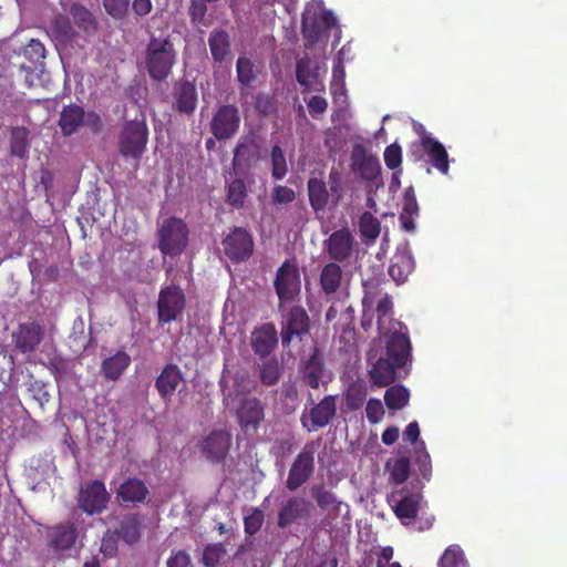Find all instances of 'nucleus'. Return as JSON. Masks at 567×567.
Returning a JSON list of instances; mask_svg holds the SVG:
<instances>
[{
	"instance_id": "cd10ccee",
	"label": "nucleus",
	"mask_w": 567,
	"mask_h": 567,
	"mask_svg": "<svg viewBox=\"0 0 567 567\" xmlns=\"http://www.w3.org/2000/svg\"><path fill=\"white\" fill-rule=\"evenodd\" d=\"M131 364V355L124 350H117L102 360L100 373L107 381H117Z\"/></svg>"
},
{
	"instance_id": "6e6552de",
	"label": "nucleus",
	"mask_w": 567,
	"mask_h": 567,
	"mask_svg": "<svg viewBox=\"0 0 567 567\" xmlns=\"http://www.w3.org/2000/svg\"><path fill=\"white\" fill-rule=\"evenodd\" d=\"M333 28H338V20L331 10L315 9L302 14L301 32L310 44L319 42Z\"/></svg>"
},
{
	"instance_id": "09e8293b",
	"label": "nucleus",
	"mask_w": 567,
	"mask_h": 567,
	"mask_svg": "<svg viewBox=\"0 0 567 567\" xmlns=\"http://www.w3.org/2000/svg\"><path fill=\"white\" fill-rule=\"evenodd\" d=\"M271 176L275 181H281L288 172L287 161L282 148L274 145L271 148Z\"/></svg>"
},
{
	"instance_id": "338daca9",
	"label": "nucleus",
	"mask_w": 567,
	"mask_h": 567,
	"mask_svg": "<svg viewBox=\"0 0 567 567\" xmlns=\"http://www.w3.org/2000/svg\"><path fill=\"white\" fill-rule=\"evenodd\" d=\"M307 105H308L310 115L313 118H319L320 115L326 113V111L328 109V101L322 96L313 95L307 102Z\"/></svg>"
},
{
	"instance_id": "a211bd4d",
	"label": "nucleus",
	"mask_w": 567,
	"mask_h": 567,
	"mask_svg": "<svg viewBox=\"0 0 567 567\" xmlns=\"http://www.w3.org/2000/svg\"><path fill=\"white\" fill-rule=\"evenodd\" d=\"M308 415L302 414L301 422L307 426V420L311 422L309 431H317L327 426L337 414V395H326L319 403H313Z\"/></svg>"
},
{
	"instance_id": "0e129e2a",
	"label": "nucleus",
	"mask_w": 567,
	"mask_h": 567,
	"mask_svg": "<svg viewBox=\"0 0 567 567\" xmlns=\"http://www.w3.org/2000/svg\"><path fill=\"white\" fill-rule=\"evenodd\" d=\"M105 11L114 19H123L127 13L130 0H102Z\"/></svg>"
},
{
	"instance_id": "f8f14e48",
	"label": "nucleus",
	"mask_w": 567,
	"mask_h": 567,
	"mask_svg": "<svg viewBox=\"0 0 567 567\" xmlns=\"http://www.w3.org/2000/svg\"><path fill=\"white\" fill-rule=\"evenodd\" d=\"M423 501L421 491L409 492L405 488L392 493L389 503L400 522L409 526L416 518Z\"/></svg>"
},
{
	"instance_id": "13d9d810",
	"label": "nucleus",
	"mask_w": 567,
	"mask_h": 567,
	"mask_svg": "<svg viewBox=\"0 0 567 567\" xmlns=\"http://www.w3.org/2000/svg\"><path fill=\"white\" fill-rule=\"evenodd\" d=\"M51 28L54 33L63 39H70L74 31L69 17L64 14H58L51 20Z\"/></svg>"
},
{
	"instance_id": "de8ad7c7",
	"label": "nucleus",
	"mask_w": 567,
	"mask_h": 567,
	"mask_svg": "<svg viewBox=\"0 0 567 567\" xmlns=\"http://www.w3.org/2000/svg\"><path fill=\"white\" fill-rule=\"evenodd\" d=\"M373 306V312H377L378 317V329L380 334H385L384 321L393 312V301L390 295L384 293L380 299L375 301Z\"/></svg>"
},
{
	"instance_id": "49530a36",
	"label": "nucleus",
	"mask_w": 567,
	"mask_h": 567,
	"mask_svg": "<svg viewBox=\"0 0 567 567\" xmlns=\"http://www.w3.org/2000/svg\"><path fill=\"white\" fill-rule=\"evenodd\" d=\"M346 405L350 411L362 408L367 399V386L363 383H352L346 392Z\"/></svg>"
},
{
	"instance_id": "a18cd8bd",
	"label": "nucleus",
	"mask_w": 567,
	"mask_h": 567,
	"mask_svg": "<svg viewBox=\"0 0 567 567\" xmlns=\"http://www.w3.org/2000/svg\"><path fill=\"white\" fill-rule=\"evenodd\" d=\"M414 464L421 478L429 482L432 477V462L423 441L414 450Z\"/></svg>"
},
{
	"instance_id": "8fccbe9b",
	"label": "nucleus",
	"mask_w": 567,
	"mask_h": 567,
	"mask_svg": "<svg viewBox=\"0 0 567 567\" xmlns=\"http://www.w3.org/2000/svg\"><path fill=\"white\" fill-rule=\"evenodd\" d=\"M411 464L406 456H400L394 461L390 470V480L396 485L403 484L410 475Z\"/></svg>"
},
{
	"instance_id": "0eeeda50",
	"label": "nucleus",
	"mask_w": 567,
	"mask_h": 567,
	"mask_svg": "<svg viewBox=\"0 0 567 567\" xmlns=\"http://www.w3.org/2000/svg\"><path fill=\"white\" fill-rule=\"evenodd\" d=\"M319 447L318 441L305 444L295 457L286 480V487L293 492L306 484L315 473V453Z\"/></svg>"
},
{
	"instance_id": "393cba45",
	"label": "nucleus",
	"mask_w": 567,
	"mask_h": 567,
	"mask_svg": "<svg viewBox=\"0 0 567 567\" xmlns=\"http://www.w3.org/2000/svg\"><path fill=\"white\" fill-rule=\"evenodd\" d=\"M12 337L21 352H32L42 341L43 328L35 321L20 323Z\"/></svg>"
},
{
	"instance_id": "473e14b6",
	"label": "nucleus",
	"mask_w": 567,
	"mask_h": 567,
	"mask_svg": "<svg viewBox=\"0 0 567 567\" xmlns=\"http://www.w3.org/2000/svg\"><path fill=\"white\" fill-rule=\"evenodd\" d=\"M208 45L212 59L216 63H223L231 53L230 37L224 29H214L209 33Z\"/></svg>"
},
{
	"instance_id": "72a5a7b5",
	"label": "nucleus",
	"mask_w": 567,
	"mask_h": 567,
	"mask_svg": "<svg viewBox=\"0 0 567 567\" xmlns=\"http://www.w3.org/2000/svg\"><path fill=\"white\" fill-rule=\"evenodd\" d=\"M419 205L413 186L405 188L403 193V206L400 213L399 220L401 227L406 231L415 229L414 219L419 216Z\"/></svg>"
},
{
	"instance_id": "3c124183",
	"label": "nucleus",
	"mask_w": 567,
	"mask_h": 567,
	"mask_svg": "<svg viewBox=\"0 0 567 567\" xmlns=\"http://www.w3.org/2000/svg\"><path fill=\"white\" fill-rule=\"evenodd\" d=\"M254 63L246 56H239L236 62V72L238 82L248 86L255 80Z\"/></svg>"
},
{
	"instance_id": "774afa93",
	"label": "nucleus",
	"mask_w": 567,
	"mask_h": 567,
	"mask_svg": "<svg viewBox=\"0 0 567 567\" xmlns=\"http://www.w3.org/2000/svg\"><path fill=\"white\" fill-rule=\"evenodd\" d=\"M84 125L93 133L97 134L103 130V120L95 111L85 112Z\"/></svg>"
},
{
	"instance_id": "2f4dec72",
	"label": "nucleus",
	"mask_w": 567,
	"mask_h": 567,
	"mask_svg": "<svg viewBox=\"0 0 567 567\" xmlns=\"http://www.w3.org/2000/svg\"><path fill=\"white\" fill-rule=\"evenodd\" d=\"M311 492L318 507L322 511H331L330 516L332 518H337L341 514L342 508L346 509V514L349 513L348 504L339 501L336 494L327 489L324 486H315Z\"/></svg>"
},
{
	"instance_id": "1a4fd4ad",
	"label": "nucleus",
	"mask_w": 567,
	"mask_h": 567,
	"mask_svg": "<svg viewBox=\"0 0 567 567\" xmlns=\"http://www.w3.org/2000/svg\"><path fill=\"white\" fill-rule=\"evenodd\" d=\"M186 306L184 291L171 284L161 289L157 299L158 323L166 324L178 319Z\"/></svg>"
},
{
	"instance_id": "69168bd1",
	"label": "nucleus",
	"mask_w": 567,
	"mask_h": 567,
	"mask_svg": "<svg viewBox=\"0 0 567 567\" xmlns=\"http://www.w3.org/2000/svg\"><path fill=\"white\" fill-rule=\"evenodd\" d=\"M365 413L370 423H379L384 416V409L381 400L374 398L370 399L365 406Z\"/></svg>"
},
{
	"instance_id": "f257e3e1",
	"label": "nucleus",
	"mask_w": 567,
	"mask_h": 567,
	"mask_svg": "<svg viewBox=\"0 0 567 567\" xmlns=\"http://www.w3.org/2000/svg\"><path fill=\"white\" fill-rule=\"evenodd\" d=\"M411 361V341L406 333L393 332L386 340L385 355L372 363L369 375L372 384L384 388L396 380V370Z\"/></svg>"
},
{
	"instance_id": "5701e85b",
	"label": "nucleus",
	"mask_w": 567,
	"mask_h": 567,
	"mask_svg": "<svg viewBox=\"0 0 567 567\" xmlns=\"http://www.w3.org/2000/svg\"><path fill=\"white\" fill-rule=\"evenodd\" d=\"M352 168L362 179L374 182L381 173V165L377 156L369 155L365 148L358 144L351 153Z\"/></svg>"
},
{
	"instance_id": "f704fd0d",
	"label": "nucleus",
	"mask_w": 567,
	"mask_h": 567,
	"mask_svg": "<svg viewBox=\"0 0 567 567\" xmlns=\"http://www.w3.org/2000/svg\"><path fill=\"white\" fill-rule=\"evenodd\" d=\"M307 190L309 204L312 210L315 213L323 212L327 208L329 198L331 197L326 182L317 177H311L308 179Z\"/></svg>"
},
{
	"instance_id": "c03bdc74",
	"label": "nucleus",
	"mask_w": 567,
	"mask_h": 567,
	"mask_svg": "<svg viewBox=\"0 0 567 567\" xmlns=\"http://www.w3.org/2000/svg\"><path fill=\"white\" fill-rule=\"evenodd\" d=\"M439 567H470L460 545H450L439 560Z\"/></svg>"
},
{
	"instance_id": "e2e57ef3",
	"label": "nucleus",
	"mask_w": 567,
	"mask_h": 567,
	"mask_svg": "<svg viewBox=\"0 0 567 567\" xmlns=\"http://www.w3.org/2000/svg\"><path fill=\"white\" fill-rule=\"evenodd\" d=\"M328 184L332 202L338 204L342 197V174L336 167H332L329 172Z\"/></svg>"
},
{
	"instance_id": "6e6d98bb",
	"label": "nucleus",
	"mask_w": 567,
	"mask_h": 567,
	"mask_svg": "<svg viewBox=\"0 0 567 567\" xmlns=\"http://www.w3.org/2000/svg\"><path fill=\"white\" fill-rule=\"evenodd\" d=\"M264 518L261 509L252 508L248 515L244 516L245 533L250 536L255 535L261 528Z\"/></svg>"
},
{
	"instance_id": "423d86ee",
	"label": "nucleus",
	"mask_w": 567,
	"mask_h": 567,
	"mask_svg": "<svg viewBox=\"0 0 567 567\" xmlns=\"http://www.w3.org/2000/svg\"><path fill=\"white\" fill-rule=\"evenodd\" d=\"M274 288L279 300L278 311H284L285 306L298 300L301 292V280L296 264L289 260L281 264L276 274Z\"/></svg>"
},
{
	"instance_id": "6ab92c4d",
	"label": "nucleus",
	"mask_w": 567,
	"mask_h": 567,
	"mask_svg": "<svg viewBox=\"0 0 567 567\" xmlns=\"http://www.w3.org/2000/svg\"><path fill=\"white\" fill-rule=\"evenodd\" d=\"M184 382V374L175 363H167L155 379V389L164 403H169Z\"/></svg>"
},
{
	"instance_id": "f3484780",
	"label": "nucleus",
	"mask_w": 567,
	"mask_h": 567,
	"mask_svg": "<svg viewBox=\"0 0 567 567\" xmlns=\"http://www.w3.org/2000/svg\"><path fill=\"white\" fill-rule=\"evenodd\" d=\"M237 423L244 432H256L265 419V406L257 398H245L237 411Z\"/></svg>"
},
{
	"instance_id": "c756f323",
	"label": "nucleus",
	"mask_w": 567,
	"mask_h": 567,
	"mask_svg": "<svg viewBox=\"0 0 567 567\" xmlns=\"http://www.w3.org/2000/svg\"><path fill=\"white\" fill-rule=\"evenodd\" d=\"M415 267L414 258L408 249L398 250L389 267V275L396 284H403L413 272Z\"/></svg>"
},
{
	"instance_id": "39448f33",
	"label": "nucleus",
	"mask_w": 567,
	"mask_h": 567,
	"mask_svg": "<svg viewBox=\"0 0 567 567\" xmlns=\"http://www.w3.org/2000/svg\"><path fill=\"white\" fill-rule=\"evenodd\" d=\"M280 312V338L284 348L289 347L295 339L302 341L310 333L311 319L302 306H285V310Z\"/></svg>"
},
{
	"instance_id": "79ce46f5",
	"label": "nucleus",
	"mask_w": 567,
	"mask_h": 567,
	"mask_svg": "<svg viewBox=\"0 0 567 567\" xmlns=\"http://www.w3.org/2000/svg\"><path fill=\"white\" fill-rule=\"evenodd\" d=\"M29 131L23 126H16L11 130L10 153L12 156L23 158L29 147Z\"/></svg>"
},
{
	"instance_id": "a19ab883",
	"label": "nucleus",
	"mask_w": 567,
	"mask_h": 567,
	"mask_svg": "<svg viewBox=\"0 0 567 567\" xmlns=\"http://www.w3.org/2000/svg\"><path fill=\"white\" fill-rule=\"evenodd\" d=\"M359 230L364 241H374L380 235L381 224L370 212H364L359 218Z\"/></svg>"
},
{
	"instance_id": "9b49d317",
	"label": "nucleus",
	"mask_w": 567,
	"mask_h": 567,
	"mask_svg": "<svg viewBox=\"0 0 567 567\" xmlns=\"http://www.w3.org/2000/svg\"><path fill=\"white\" fill-rule=\"evenodd\" d=\"M111 495L105 484L100 481H91L84 484L78 496L79 507L87 515L101 514L106 509Z\"/></svg>"
},
{
	"instance_id": "20e7f679",
	"label": "nucleus",
	"mask_w": 567,
	"mask_h": 567,
	"mask_svg": "<svg viewBox=\"0 0 567 567\" xmlns=\"http://www.w3.org/2000/svg\"><path fill=\"white\" fill-rule=\"evenodd\" d=\"M189 229L186 223L177 217L165 219L157 230L158 249L163 256L181 255L188 244Z\"/></svg>"
},
{
	"instance_id": "4c0bfd02",
	"label": "nucleus",
	"mask_w": 567,
	"mask_h": 567,
	"mask_svg": "<svg viewBox=\"0 0 567 567\" xmlns=\"http://www.w3.org/2000/svg\"><path fill=\"white\" fill-rule=\"evenodd\" d=\"M70 14L76 27L86 34H92L97 30V22L93 13L81 3H73Z\"/></svg>"
},
{
	"instance_id": "ea45409f",
	"label": "nucleus",
	"mask_w": 567,
	"mask_h": 567,
	"mask_svg": "<svg viewBox=\"0 0 567 567\" xmlns=\"http://www.w3.org/2000/svg\"><path fill=\"white\" fill-rule=\"evenodd\" d=\"M248 196L246 183L241 178H236L226 185V203L240 209L245 206Z\"/></svg>"
},
{
	"instance_id": "2eb2a0df",
	"label": "nucleus",
	"mask_w": 567,
	"mask_h": 567,
	"mask_svg": "<svg viewBox=\"0 0 567 567\" xmlns=\"http://www.w3.org/2000/svg\"><path fill=\"white\" fill-rule=\"evenodd\" d=\"M231 445V434L226 430H214L199 443L203 455L213 463L223 462Z\"/></svg>"
},
{
	"instance_id": "4d7b16f0",
	"label": "nucleus",
	"mask_w": 567,
	"mask_h": 567,
	"mask_svg": "<svg viewBox=\"0 0 567 567\" xmlns=\"http://www.w3.org/2000/svg\"><path fill=\"white\" fill-rule=\"evenodd\" d=\"M23 55L32 63L37 64L45 58V48L38 39H31L24 47Z\"/></svg>"
},
{
	"instance_id": "58836bf2",
	"label": "nucleus",
	"mask_w": 567,
	"mask_h": 567,
	"mask_svg": "<svg viewBox=\"0 0 567 567\" xmlns=\"http://www.w3.org/2000/svg\"><path fill=\"white\" fill-rule=\"evenodd\" d=\"M141 520L136 514L125 515L121 520L116 535L126 544L133 545L140 538Z\"/></svg>"
},
{
	"instance_id": "4468645a",
	"label": "nucleus",
	"mask_w": 567,
	"mask_h": 567,
	"mask_svg": "<svg viewBox=\"0 0 567 567\" xmlns=\"http://www.w3.org/2000/svg\"><path fill=\"white\" fill-rule=\"evenodd\" d=\"M198 104V92L193 81L179 79L172 87V109L179 114L193 115Z\"/></svg>"
},
{
	"instance_id": "864d4df0",
	"label": "nucleus",
	"mask_w": 567,
	"mask_h": 567,
	"mask_svg": "<svg viewBox=\"0 0 567 567\" xmlns=\"http://www.w3.org/2000/svg\"><path fill=\"white\" fill-rule=\"evenodd\" d=\"M226 555V548L221 543L209 544L203 553V564L207 567H216Z\"/></svg>"
},
{
	"instance_id": "aec40b11",
	"label": "nucleus",
	"mask_w": 567,
	"mask_h": 567,
	"mask_svg": "<svg viewBox=\"0 0 567 567\" xmlns=\"http://www.w3.org/2000/svg\"><path fill=\"white\" fill-rule=\"evenodd\" d=\"M260 147L255 135L241 136L234 150L233 167L236 173L248 171L255 159L259 158Z\"/></svg>"
},
{
	"instance_id": "412c9836",
	"label": "nucleus",
	"mask_w": 567,
	"mask_h": 567,
	"mask_svg": "<svg viewBox=\"0 0 567 567\" xmlns=\"http://www.w3.org/2000/svg\"><path fill=\"white\" fill-rule=\"evenodd\" d=\"M353 245L354 237L349 228L338 229L324 240V247L329 257L337 262L344 261L351 257Z\"/></svg>"
},
{
	"instance_id": "bb28decb",
	"label": "nucleus",
	"mask_w": 567,
	"mask_h": 567,
	"mask_svg": "<svg viewBox=\"0 0 567 567\" xmlns=\"http://www.w3.org/2000/svg\"><path fill=\"white\" fill-rule=\"evenodd\" d=\"M148 496L146 484L137 477L125 480L116 489V498L123 504H142Z\"/></svg>"
},
{
	"instance_id": "c9c22d12",
	"label": "nucleus",
	"mask_w": 567,
	"mask_h": 567,
	"mask_svg": "<svg viewBox=\"0 0 567 567\" xmlns=\"http://www.w3.org/2000/svg\"><path fill=\"white\" fill-rule=\"evenodd\" d=\"M78 538V532L73 523L61 524L53 527L49 535L50 545L55 550L70 549Z\"/></svg>"
},
{
	"instance_id": "7c9ffc66",
	"label": "nucleus",
	"mask_w": 567,
	"mask_h": 567,
	"mask_svg": "<svg viewBox=\"0 0 567 567\" xmlns=\"http://www.w3.org/2000/svg\"><path fill=\"white\" fill-rule=\"evenodd\" d=\"M85 111L82 106L70 104L62 109L59 117V126L64 136H71L84 126Z\"/></svg>"
},
{
	"instance_id": "052dcab7",
	"label": "nucleus",
	"mask_w": 567,
	"mask_h": 567,
	"mask_svg": "<svg viewBox=\"0 0 567 567\" xmlns=\"http://www.w3.org/2000/svg\"><path fill=\"white\" fill-rule=\"evenodd\" d=\"M385 166L394 171L402 164V148L398 143H392L385 147L383 154Z\"/></svg>"
},
{
	"instance_id": "5fc2aeb1",
	"label": "nucleus",
	"mask_w": 567,
	"mask_h": 567,
	"mask_svg": "<svg viewBox=\"0 0 567 567\" xmlns=\"http://www.w3.org/2000/svg\"><path fill=\"white\" fill-rule=\"evenodd\" d=\"M206 2V0H190L188 16L193 25L199 27L205 24V18L208 11Z\"/></svg>"
},
{
	"instance_id": "bf43d9fd",
	"label": "nucleus",
	"mask_w": 567,
	"mask_h": 567,
	"mask_svg": "<svg viewBox=\"0 0 567 567\" xmlns=\"http://www.w3.org/2000/svg\"><path fill=\"white\" fill-rule=\"evenodd\" d=\"M296 79L300 85L305 86L303 92L309 90L312 79H315L309 60L302 59L297 62Z\"/></svg>"
},
{
	"instance_id": "603ef678",
	"label": "nucleus",
	"mask_w": 567,
	"mask_h": 567,
	"mask_svg": "<svg viewBox=\"0 0 567 567\" xmlns=\"http://www.w3.org/2000/svg\"><path fill=\"white\" fill-rule=\"evenodd\" d=\"M281 370L277 360H268L260 367V381L264 385H275L280 378Z\"/></svg>"
},
{
	"instance_id": "b1692460",
	"label": "nucleus",
	"mask_w": 567,
	"mask_h": 567,
	"mask_svg": "<svg viewBox=\"0 0 567 567\" xmlns=\"http://www.w3.org/2000/svg\"><path fill=\"white\" fill-rule=\"evenodd\" d=\"M278 344V332L274 323L267 322L257 327L250 337V346L255 354L268 357Z\"/></svg>"
},
{
	"instance_id": "ddd939ff",
	"label": "nucleus",
	"mask_w": 567,
	"mask_h": 567,
	"mask_svg": "<svg viewBox=\"0 0 567 567\" xmlns=\"http://www.w3.org/2000/svg\"><path fill=\"white\" fill-rule=\"evenodd\" d=\"M225 255L233 262H241L252 255L254 239L251 234L243 227H235L223 240Z\"/></svg>"
},
{
	"instance_id": "dca6fc26",
	"label": "nucleus",
	"mask_w": 567,
	"mask_h": 567,
	"mask_svg": "<svg viewBox=\"0 0 567 567\" xmlns=\"http://www.w3.org/2000/svg\"><path fill=\"white\" fill-rule=\"evenodd\" d=\"M311 503L300 496H291L282 503L277 515L279 528H287L292 524L306 520L310 516Z\"/></svg>"
},
{
	"instance_id": "a878e982",
	"label": "nucleus",
	"mask_w": 567,
	"mask_h": 567,
	"mask_svg": "<svg viewBox=\"0 0 567 567\" xmlns=\"http://www.w3.org/2000/svg\"><path fill=\"white\" fill-rule=\"evenodd\" d=\"M421 146L429 157V162L440 173L446 175L450 169L449 154L444 145L437 140L433 138L430 134L423 133L421 138Z\"/></svg>"
},
{
	"instance_id": "c85d7f7f",
	"label": "nucleus",
	"mask_w": 567,
	"mask_h": 567,
	"mask_svg": "<svg viewBox=\"0 0 567 567\" xmlns=\"http://www.w3.org/2000/svg\"><path fill=\"white\" fill-rule=\"evenodd\" d=\"M301 379L305 384L312 389H318L324 374V363L319 354L318 348H315L306 361H302Z\"/></svg>"
},
{
	"instance_id": "37998d69",
	"label": "nucleus",
	"mask_w": 567,
	"mask_h": 567,
	"mask_svg": "<svg viewBox=\"0 0 567 567\" xmlns=\"http://www.w3.org/2000/svg\"><path fill=\"white\" fill-rule=\"evenodd\" d=\"M410 393L403 385L395 384L390 386L384 393V402L390 410H401L408 405Z\"/></svg>"
},
{
	"instance_id": "e433bc0d",
	"label": "nucleus",
	"mask_w": 567,
	"mask_h": 567,
	"mask_svg": "<svg viewBox=\"0 0 567 567\" xmlns=\"http://www.w3.org/2000/svg\"><path fill=\"white\" fill-rule=\"evenodd\" d=\"M342 279L341 267L337 262L327 264L320 274L321 289L326 295H333L338 291Z\"/></svg>"
},
{
	"instance_id": "7ed1b4c3",
	"label": "nucleus",
	"mask_w": 567,
	"mask_h": 567,
	"mask_svg": "<svg viewBox=\"0 0 567 567\" xmlns=\"http://www.w3.org/2000/svg\"><path fill=\"white\" fill-rule=\"evenodd\" d=\"M148 127L145 118L124 122L118 134V153L125 159L138 163L146 151Z\"/></svg>"
},
{
	"instance_id": "680f3d73",
	"label": "nucleus",
	"mask_w": 567,
	"mask_h": 567,
	"mask_svg": "<svg viewBox=\"0 0 567 567\" xmlns=\"http://www.w3.org/2000/svg\"><path fill=\"white\" fill-rule=\"evenodd\" d=\"M296 199V192L285 185H276L271 192V203L275 206L290 204Z\"/></svg>"
},
{
	"instance_id": "4be33fe9",
	"label": "nucleus",
	"mask_w": 567,
	"mask_h": 567,
	"mask_svg": "<svg viewBox=\"0 0 567 567\" xmlns=\"http://www.w3.org/2000/svg\"><path fill=\"white\" fill-rule=\"evenodd\" d=\"M386 282L384 275L369 277L363 279L362 286L364 289V296L362 299L363 319L362 327L367 329L371 326L373 316V306L378 299H380L385 292H383V285Z\"/></svg>"
},
{
	"instance_id": "f03ea898",
	"label": "nucleus",
	"mask_w": 567,
	"mask_h": 567,
	"mask_svg": "<svg viewBox=\"0 0 567 567\" xmlns=\"http://www.w3.org/2000/svg\"><path fill=\"white\" fill-rule=\"evenodd\" d=\"M176 62V51L172 40L151 37L145 50V69L153 81L164 82Z\"/></svg>"
},
{
	"instance_id": "9d476101",
	"label": "nucleus",
	"mask_w": 567,
	"mask_h": 567,
	"mask_svg": "<svg viewBox=\"0 0 567 567\" xmlns=\"http://www.w3.org/2000/svg\"><path fill=\"white\" fill-rule=\"evenodd\" d=\"M240 114L237 106L224 104L218 106L214 113L209 128L214 137L218 141L231 138L239 130Z\"/></svg>"
}]
</instances>
